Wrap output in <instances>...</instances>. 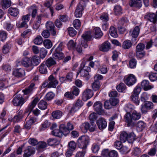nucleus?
Listing matches in <instances>:
<instances>
[{
    "label": "nucleus",
    "instance_id": "1",
    "mask_svg": "<svg viewBox=\"0 0 157 157\" xmlns=\"http://www.w3.org/2000/svg\"><path fill=\"white\" fill-rule=\"evenodd\" d=\"M141 117V114L136 111L133 112L132 114L126 113L124 116L125 121L127 123L128 126L134 125V121L138 120Z\"/></svg>",
    "mask_w": 157,
    "mask_h": 157
},
{
    "label": "nucleus",
    "instance_id": "2",
    "mask_svg": "<svg viewBox=\"0 0 157 157\" xmlns=\"http://www.w3.org/2000/svg\"><path fill=\"white\" fill-rule=\"evenodd\" d=\"M120 140L124 143L127 141L128 143H132L135 139V135L133 132L128 133L125 132H121L120 135Z\"/></svg>",
    "mask_w": 157,
    "mask_h": 157
},
{
    "label": "nucleus",
    "instance_id": "3",
    "mask_svg": "<svg viewBox=\"0 0 157 157\" xmlns=\"http://www.w3.org/2000/svg\"><path fill=\"white\" fill-rule=\"evenodd\" d=\"M96 125L94 122L91 121L90 124L87 122L83 123L81 126V129L84 133L86 132L87 130L90 132H93L95 130Z\"/></svg>",
    "mask_w": 157,
    "mask_h": 157
},
{
    "label": "nucleus",
    "instance_id": "4",
    "mask_svg": "<svg viewBox=\"0 0 157 157\" xmlns=\"http://www.w3.org/2000/svg\"><path fill=\"white\" fill-rule=\"evenodd\" d=\"M77 142L79 147L83 150H85L89 142L88 138L87 136H82L79 137Z\"/></svg>",
    "mask_w": 157,
    "mask_h": 157
},
{
    "label": "nucleus",
    "instance_id": "5",
    "mask_svg": "<svg viewBox=\"0 0 157 157\" xmlns=\"http://www.w3.org/2000/svg\"><path fill=\"white\" fill-rule=\"evenodd\" d=\"M82 39L81 43L82 46L86 48L87 47V42L91 40V36L90 32H87L82 35Z\"/></svg>",
    "mask_w": 157,
    "mask_h": 157
},
{
    "label": "nucleus",
    "instance_id": "6",
    "mask_svg": "<svg viewBox=\"0 0 157 157\" xmlns=\"http://www.w3.org/2000/svg\"><path fill=\"white\" fill-rule=\"evenodd\" d=\"M124 82L128 86H131L135 84L136 82V78L133 74H130L128 76L125 77Z\"/></svg>",
    "mask_w": 157,
    "mask_h": 157
},
{
    "label": "nucleus",
    "instance_id": "7",
    "mask_svg": "<svg viewBox=\"0 0 157 157\" xmlns=\"http://www.w3.org/2000/svg\"><path fill=\"white\" fill-rule=\"evenodd\" d=\"M13 102L15 106L21 105L24 102V99L21 94H18L14 98Z\"/></svg>",
    "mask_w": 157,
    "mask_h": 157
},
{
    "label": "nucleus",
    "instance_id": "8",
    "mask_svg": "<svg viewBox=\"0 0 157 157\" xmlns=\"http://www.w3.org/2000/svg\"><path fill=\"white\" fill-rule=\"evenodd\" d=\"M45 26L47 30L49 31L52 35L53 36L56 35V31L55 29L54 25L52 21H48L46 23Z\"/></svg>",
    "mask_w": 157,
    "mask_h": 157
},
{
    "label": "nucleus",
    "instance_id": "9",
    "mask_svg": "<svg viewBox=\"0 0 157 157\" xmlns=\"http://www.w3.org/2000/svg\"><path fill=\"white\" fill-rule=\"evenodd\" d=\"M140 30L139 27L138 26H136L133 29L131 30L130 31V35L133 38V39H132V41H136V38L139 34Z\"/></svg>",
    "mask_w": 157,
    "mask_h": 157
},
{
    "label": "nucleus",
    "instance_id": "10",
    "mask_svg": "<svg viewBox=\"0 0 157 157\" xmlns=\"http://www.w3.org/2000/svg\"><path fill=\"white\" fill-rule=\"evenodd\" d=\"M93 93L92 90L89 89L85 90L83 92L82 94V99L86 101L90 98L93 96Z\"/></svg>",
    "mask_w": 157,
    "mask_h": 157
},
{
    "label": "nucleus",
    "instance_id": "11",
    "mask_svg": "<svg viewBox=\"0 0 157 157\" xmlns=\"http://www.w3.org/2000/svg\"><path fill=\"white\" fill-rule=\"evenodd\" d=\"M94 109L97 113L101 115L103 112L102 109V104L100 101L96 102L94 105Z\"/></svg>",
    "mask_w": 157,
    "mask_h": 157
},
{
    "label": "nucleus",
    "instance_id": "12",
    "mask_svg": "<svg viewBox=\"0 0 157 157\" xmlns=\"http://www.w3.org/2000/svg\"><path fill=\"white\" fill-rule=\"evenodd\" d=\"M48 79L49 81L48 83V88H55L58 83L56 78L53 76L51 75L48 77Z\"/></svg>",
    "mask_w": 157,
    "mask_h": 157
},
{
    "label": "nucleus",
    "instance_id": "13",
    "mask_svg": "<svg viewBox=\"0 0 157 157\" xmlns=\"http://www.w3.org/2000/svg\"><path fill=\"white\" fill-rule=\"evenodd\" d=\"M97 124L100 130L105 128L107 126V122L104 118L100 117L96 121Z\"/></svg>",
    "mask_w": 157,
    "mask_h": 157
},
{
    "label": "nucleus",
    "instance_id": "14",
    "mask_svg": "<svg viewBox=\"0 0 157 157\" xmlns=\"http://www.w3.org/2000/svg\"><path fill=\"white\" fill-rule=\"evenodd\" d=\"M60 127L61 130H63L65 132V134H67L69 133L70 131L72 130L74 128L73 125L70 122L67 123V127L64 124H61Z\"/></svg>",
    "mask_w": 157,
    "mask_h": 157
},
{
    "label": "nucleus",
    "instance_id": "15",
    "mask_svg": "<svg viewBox=\"0 0 157 157\" xmlns=\"http://www.w3.org/2000/svg\"><path fill=\"white\" fill-rule=\"evenodd\" d=\"M35 150L34 147L31 146H28L25 151L23 155L24 157H31L32 155L35 153Z\"/></svg>",
    "mask_w": 157,
    "mask_h": 157
},
{
    "label": "nucleus",
    "instance_id": "16",
    "mask_svg": "<svg viewBox=\"0 0 157 157\" xmlns=\"http://www.w3.org/2000/svg\"><path fill=\"white\" fill-rule=\"evenodd\" d=\"M83 10L82 5L80 3L78 5L74 13L75 17L77 18H79L81 17L82 16V11Z\"/></svg>",
    "mask_w": 157,
    "mask_h": 157
},
{
    "label": "nucleus",
    "instance_id": "17",
    "mask_svg": "<svg viewBox=\"0 0 157 157\" xmlns=\"http://www.w3.org/2000/svg\"><path fill=\"white\" fill-rule=\"evenodd\" d=\"M21 64L25 67H30L32 69L33 68L32 63L30 59L27 57L23 59L21 61Z\"/></svg>",
    "mask_w": 157,
    "mask_h": 157
},
{
    "label": "nucleus",
    "instance_id": "18",
    "mask_svg": "<svg viewBox=\"0 0 157 157\" xmlns=\"http://www.w3.org/2000/svg\"><path fill=\"white\" fill-rule=\"evenodd\" d=\"M59 129H54L52 131V134L56 136L60 137H62L63 135H66L65 132L63 131V130H61L60 127V125L59 127Z\"/></svg>",
    "mask_w": 157,
    "mask_h": 157
},
{
    "label": "nucleus",
    "instance_id": "19",
    "mask_svg": "<svg viewBox=\"0 0 157 157\" xmlns=\"http://www.w3.org/2000/svg\"><path fill=\"white\" fill-rule=\"evenodd\" d=\"M13 74L16 77H22L25 75V72L23 69L19 68L14 70Z\"/></svg>",
    "mask_w": 157,
    "mask_h": 157
},
{
    "label": "nucleus",
    "instance_id": "20",
    "mask_svg": "<svg viewBox=\"0 0 157 157\" xmlns=\"http://www.w3.org/2000/svg\"><path fill=\"white\" fill-rule=\"evenodd\" d=\"M144 18L154 23H155L156 21V15L154 13H147L144 16Z\"/></svg>",
    "mask_w": 157,
    "mask_h": 157
},
{
    "label": "nucleus",
    "instance_id": "21",
    "mask_svg": "<svg viewBox=\"0 0 157 157\" xmlns=\"http://www.w3.org/2000/svg\"><path fill=\"white\" fill-rule=\"evenodd\" d=\"M110 48V44L109 42L107 41L102 44L100 48V49L102 51L106 52L109 51Z\"/></svg>",
    "mask_w": 157,
    "mask_h": 157
},
{
    "label": "nucleus",
    "instance_id": "22",
    "mask_svg": "<svg viewBox=\"0 0 157 157\" xmlns=\"http://www.w3.org/2000/svg\"><path fill=\"white\" fill-rule=\"evenodd\" d=\"M148 81L146 80H144L141 83L142 87L145 90H147L153 87L152 86L150 85Z\"/></svg>",
    "mask_w": 157,
    "mask_h": 157
},
{
    "label": "nucleus",
    "instance_id": "23",
    "mask_svg": "<svg viewBox=\"0 0 157 157\" xmlns=\"http://www.w3.org/2000/svg\"><path fill=\"white\" fill-rule=\"evenodd\" d=\"M131 6L140 8L142 6L141 0H131L130 2Z\"/></svg>",
    "mask_w": 157,
    "mask_h": 157
},
{
    "label": "nucleus",
    "instance_id": "24",
    "mask_svg": "<svg viewBox=\"0 0 157 157\" xmlns=\"http://www.w3.org/2000/svg\"><path fill=\"white\" fill-rule=\"evenodd\" d=\"M36 121V119L34 117H31L29 120L27 121L25 125V128L29 129L31 128V125Z\"/></svg>",
    "mask_w": 157,
    "mask_h": 157
},
{
    "label": "nucleus",
    "instance_id": "25",
    "mask_svg": "<svg viewBox=\"0 0 157 157\" xmlns=\"http://www.w3.org/2000/svg\"><path fill=\"white\" fill-rule=\"evenodd\" d=\"M19 12L18 10L16 8L10 7L8 10V13L12 16L14 17L17 16Z\"/></svg>",
    "mask_w": 157,
    "mask_h": 157
},
{
    "label": "nucleus",
    "instance_id": "26",
    "mask_svg": "<svg viewBox=\"0 0 157 157\" xmlns=\"http://www.w3.org/2000/svg\"><path fill=\"white\" fill-rule=\"evenodd\" d=\"M47 66L44 63L41 64L39 67V70L42 74H46L47 73Z\"/></svg>",
    "mask_w": 157,
    "mask_h": 157
},
{
    "label": "nucleus",
    "instance_id": "27",
    "mask_svg": "<svg viewBox=\"0 0 157 157\" xmlns=\"http://www.w3.org/2000/svg\"><path fill=\"white\" fill-rule=\"evenodd\" d=\"M122 11L121 7L119 5H117L114 8V13L115 15H121L122 13Z\"/></svg>",
    "mask_w": 157,
    "mask_h": 157
},
{
    "label": "nucleus",
    "instance_id": "28",
    "mask_svg": "<svg viewBox=\"0 0 157 157\" xmlns=\"http://www.w3.org/2000/svg\"><path fill=\"white\" fill-rule=\"evenodd\" d=\"M132 45V43L129 40H126L124 41L122 44V47L124 49H128Z\"/></svg>",
    "mask_w": 157,
    "mask_h": 157
},
{
    "label": "nucleus",
    "instance_id": "29",
    "mask_svg": "<svg viewBox=\"0 0 157 157\" xmlns=\"http://www.w3.org/2000/svg\"><path fill=\"white\" fill-rule=\"evenodd\" d=\"M11 5L10 0H2V9H6Z\"/></svg>",
    "mask_w": 157,
    "mask_h": 157
},
{
    "label": "nucleus",
    "instance_id": "30",
    "mask_svg": "<svg viewBox=\"0 0 157 157\" xmlns=\"http://www.w3.org/2000/svg\"><path fill=\"white\" fill-rule=\"evenodd\" d=\"M145 126L146 124L142 121H139L136 125V129L139 131H142Z\"/></svg>",
    "mask_w": 157,
    "mask_h": 157
},
{
    "label": "nucleus",
    "instance_id": "31",
    "mask_svg": "<svg viewBox=\"0 0 157 157\" xmlns=\"http://www.w3.org/2000/svg\"><path fill=\"white\" fill-rule=\"evenodd\" d=\"M35 84L33 83L31 84L30 85L25 89L23 90L22 92L25 94H27L30 93L33 90Z\"/></svg>",
    "mask_w": 157,
    "mask_h": 157
},
{
    "label": "nucleus",
    "instance_id": "32",
    "mask_svg": "<svg viewBox=\"0 0 157 157\" xmlns=\"http://www.w3.org/2000/svg\"><path fill=\"white\" fill-rule=\"evenodd\" d=\"M31 61L32 63V66L33 65H37L40 62V57L36 56H33L32 58Z\"/></svg>",
    "mask_w": 157,
    "mask_h": 157
},
{
    "label": "nucleus",
    "instance_id": "33",
    "mask_svg": "<svg viewBox=\"0 0 157 157\" xmlns=\"http://www.w3.org/2000/svg\"><path fill=\"white\" fill-rule=\"evenodd\" d=\"M62 112L60 110L53 111L52 114V116L55 119H59L62 115Z\"/></svg>",
    "mask_w": 157,
    "mask_h": 157
},
{
    "label": "nucleus",
    "instance_id": "34",
    "mask_svg": "<svg viewBox=\"0 0 157 157\" xmlns=\"http://www.w3.org/2000/svg\"><path fill=\"white\" fill-rule=\"evenodd\" d=\"M95 36L96 38L100 37L103 35V33L100 28L98 27L95 28L94 29Z\"/></svg>",
    "mask_w": 157,
    "mask_h": 157
},
{
    "label": "nucleus",
    "instance_id": "35",
    "mask_svg": "<svg viewBox=\"0 0 157 157\" xmlns=\"http://www.w3.org/2000/svg\"><path fill=\"white\" fill-rule=\"evenodd\" d=\"M47 142L49 145L53 146L58 144L59 142L56 139L54 138H50L48 140Z\"/></svg>",
    "mask_w": 157,
    "mask_h": 157
},
{
    "label": "nucleus",
    "instance_id": "36",
    "mask_svg": "<svg viewBox=\"0 0 157 157\" xmlns=\"http://www.w3.org/2000/svg\"><path fill=\"white\" fill-rule=\"evenodd\" d=\"M45 63L47 67H48L56 64V63L53 59L50 58L46 60Z\"/></svg>",
    "mask_w": 157,
    "mask_h": 157
},
{
    "label": "nucleus",
    "instance_id": "37",
    "mask_svg": "<svg viewBox=\"0 0 157 157\" xmlns=\"http://www.w3.org/2000/svg\"><path fill=\"white\" fill-rule=\"evenodd\" d=\"M38 106L39 108L40 109L44 110L47 108V103L46 101L43 100H41L39 103Z\"/></svg>",
    "mask_w": 157,
    "mask_h": 157
},
{
    "label": "nucleus",
    "instance_id": "38",
    "mask_svg": "<svg viewBox=\"0 0 157 157\" xmlns=\"http://www.w3.org/2000/svg\"><path fill=\"white\" fill-rule=\"evenodd\" d=\"M53 57L56 59L60 60L63 58L64 55L61 52H55L53 55Z\"/></svg>",
    "mask_w": 157,
    "mask_h": 157
},
{
    "label": "nucleus",
    "instance_id": "39",
    "mask_svg": "<svg viewBox=\"0 0 157 157\" xmlns=\"http://www.w3.org/2000/svg\"><path fill=\"white\" fill-rule=\"evenodd\" d=\"M134 109V106L133 105L129 103L126 104L124 107V109L127 112V113H130V112H131Z\"/></svg>",
    "mask_w": 157,
    "mask_h": 157
},
{
    "label": "nucleus",
    "instance_id": "40",
    "mask_svg": "<svg viewBox=\"0 0 157 157\" xmlns=\"http://www.w3.org/2000/svg\"><path fill=\"white\" fill-rule=\"evenodd\" d=\"M39 100V98L37 97H36L34 99L32 102V104L29 107V111L31 112L33 110Z\"/></svg>",
    "mask_w": 157,
    "mask_h": 157
},
{
    "label": "nucleus",
    "instance_id": "41",
    "mask_svg": "<svg viewBox=\"0 0 157 157\" xmlns=\"http://www.w3.org/2000/svg\"><path fill=\"white\" fill-rule=\"evenodd\" d=\"M130 98L131 100L136 105H138L139 104L140 100L138 96L134 95L133 94H132Z\"/></svg>",
    "mask_w": 157,
    "mask_h": 157
},
{
    "label": "nucleus",
    "instance_id": "42",
    "mask_svg": "<svg viewBox=\"0 0 157 157\" xmlns=\"http://www.w3.org/2000/svg\"><path fill=\"white\" fill-rule=\"evenodd\" d=\"M38 146L36 147V148L39 151H40L41 149L45 148L47 146L46 143L43 141L38 143Z\"/></svg>",
    "mask_w": 157,
    "mask_h": 157
},
{
    "label": "nucleus",
    "instance_id": "43",
    "mask_svg": "<svg viewBox=\"0 0 157 157\" xmlns=\"http://www.w3.org/2000/svg\"><path fill=\"white\" fill-rule=\"evenodd\" d=\"M126 86L123 83H120L116 87L118 91L120 92H121L124 91L126 89Z\"/></svg>",
    "mask_w": 157,
    "mask_h": 157
},
{
    "label": "nucleus",
    "instance_id": "44",
    "mask_svg": "<svg viewBox=\"0 0 157 157\" xmlns=\"http://www.w3.org/2000/svg\"><path fill=\"white\" fill-rule=\"evenodd\" d=\"M109 33L112 36L116 37L117 36V33L116 28L114 27H111L109 29Z\"/></svg>",
    "mask_w": 157,
    "mask_h": 157
},
{
    "label": "nucleus",
    "instance_id": "45",
    "mask_svg": "<svg viewBox=\"0 0 157 157\" xmlns=\"http://www.w3.org/2000/svg\"><path fill=\"white\" fill-rule=\"evenodd\" d=\"M146 75L149 77L151 81H154L157 79V74L155 73H152L150 74L147 73Z\"/></svg>",
    "mask_w": 157,
    "mask_h": 157
},
{
    "label": "nucleus",
    "instance_id": "46",
    "mask_svg": "<svg viewBox=\"0 0 157 157\" xmlns=\"http://www.w3.org/2000/svg\"><path fill=\"white\" fill-rule=\"evenodd\" d=\"M145 45L142 43L138 44L136 47V52H143L145 48Z\"/></svg>",
    "mask_w": 157,
    "mask_h": 157
},
{
    "label": "nucleus",
    "instance_id": "47",
    "mask_svg": "<svg viewBox=\"0 0 157 157\" xmlns=\"http://www.w3.org/2000/svg\"><path fill=\"white\" fill-rule=\"evenodd\" d=\"M43 44L45 47L48 49L50 48L52 45V42L50 40L48 39L44 40Z\"/></svg>",
    "mask_w": 157,
    "mask_h": 157
},
{
    "label": "nucleus",
    "instance_id": "48",
    "mask_svg": "<svg viewBox=\"0 0 157 157\" xmlns=\"http://www.w3.org/2000/svg\"><path fill=\"white\" fill-rule=\"evenodd\" d=\"M68 149L71 151H74L76 148V145L74 141H70L68 144Z\"/></svg>",
    "mask_w": 157,
    "mask_h": 157
},
{
    "label": "nucleus",
    "instance_id": "49",
    "mask_svg": "<svg viewBox=\"0 0 157 157\" xmlns=\"http://www.w3.org/2000/svg\"><path fill=\"white\" fill-rule=\"evenodd\" d=\"M42 42V37L40 36H37L34 40V43L37 45L40 44Z\"/></svg>",
    "mask_w": 157,
    "mask_h": 157
},
{
    "label": "nucleus",
    "instance_id": "50",
    "mask_svg": "<svg viewBox=\"0 0 157 157\" xmlns=\"http://www.w3.org/2000/svg\"><path fill=\"white\" fill-rule=\"evenodd\" d=\"M52 4V2L47 1L44 3V5L45 6L49 8V10L51 13V14L52 15L53 13V8L51 6Z\"/></svg>",
    "mask_w": 157,
    "mask_h": 157
},
{
    "label": "nucleus",
    "instance_id": "51",
    "mask_svg": "<svg viewBox=\"0 0 157 157\" xmlns=\"http://www.w3.org/2000/svg\"><path fill=\"white\" fill-rule=\"evenodd\" d=\"M100 18L103 21L105 22H106L109 19L107 13H106L102 14L100 16Z\"/></svg>",
    "mask_w": 157,
    "mask_h": 157
},
{
    "label": "nucleus",
    "instance_id": "52",
    "mask_svg": "<svg viewBox=\"0 0 157 157\" xmlns=\"http://www.w3.org/2000/svg\"><path fill=\"white\" fill-rule=\"evenodd\" d=\"M73 25L76 29H78L81 25V23L80 20L78 19H76L74 20L73 22Z\"/></svg>",
    "mask_w": 157,
    "mask_h": 157
},
{
    "label": "nucleus",
    "instance_id": "53",
    "mask_svg": "<svg viewBox=\"0 0 157 157\" xmlns=\"http://www.w3.org/2000/svg\"><path fill=\"white\" fill-rule=\"evenodd\" d=\"M68 34L70 36H74L77 33L76 31L73 27H69L68 28Z\"/></svg>",
    "mask_w": 157,
    "mask_h": 157
},
{
    "label": "nucleus",
    "instance_id": "54",
    "mask_svg": "<svg viewBox=\"0 0 157 157\" xmlns=\"http://www.w3.org/2000/svg\"><path fill=\"white\" fill-rule=\"evenodd\" d=\"M47 52L46 49L44 48H41L40 51V57L41 58L44 59L47 54Z\"/></svg>",
    "mask_w": 157,
    "mask_h": 157
},
{
    "label": "nucleus",
    "instance_id": "55",
    "mask_svg": "<svg viewBox=\"0 0 157 157\" xmlns=\"http://www.w3.org/2000/svg\"><path fill=\"white\" fill-rule=\"evenodd\" d=\"M77 74H80V75L82 77H86L89 75V72L87 70L81 69L77 73Z\"/></svg>",
    "mask_w": 157,
    "mask_h": 157
},
{
    "label": "nucleus",
    "instance_id": "56",
    "mask_svg": "<svg viewBox=\"0 0 157 157\" xmlns=\"http://www.w3.org/2000/svg\"><path fill=\"white\" fill-rule=\"evenodd\" d=\"M92 87L94 90H98L100 87L99 82L98 80L95 81L93 83Z\"/></svg>",
    "mask_w": 157,
    "mask_h": 157
},
{
    "label": "nucleus",
    "instance_id": "57",
    "mask_svg": "<svg viewBox=\"0 0 157 157\" xmlns=\"http://www.w3.org/2000/svg\"><path fill=\"white\" fill-rule=\"evenodd\" d=\"M75 45L76 43L72 40H70L67 44V47L69 50L74 49Z\"/></svg>",
    "mask_w": 157,
    "mask_h": 157
},
{
    "label": "nucleus",
    "instance_id": "58",
    "mask_svg": "<svg viewBox=\"0 0 157 157\" xmlns=\"http://www.w3.org/2000/svg\"><path fill=\"white\" fill-rule=\"evenodd\" d=\"M136 56L139 59H141L144 57L145 55V52H136Z\"/></svg>",
    "mask_w": 157,
    "mask_h": 157
},
{
    "label": "nucleus",
    "instance_id": "59",
    "mask_svg": "<svg viewBox=\"0 0 157 157\" xmlns=\"http://www.w3.org/2000/svg\"><path fill=\"white\" fill-rule=\"evenodd\" d=\"M144 105L145 108L148 109H150L153 107V104L151 102L149 101H146Z\"/></svg>",
    "mask_w": 157,
    "mask_h": 157
},
{
    "label": "nucleus",
    "instance_id": "60",
    "mask_svg": "<svg viewBox=\"0 0 157 157\" xmlns=\"http://www.w3.org/2000/svg\"><path fill=\"white\" fill-rule=\"evenodd\" d=\"M8 83V81L6 78H3L1 79L0 82V90L4 88V86ZM6 86H5L4 88H6Z\"/></svg>",
    "mask_w": 157,
    "mask_h": 157
},
{
    "label": "nucleus",
    "instance_id": "61",
    "mask_svg": "<svg viewBox=\"0 0 157 157\" xmlns=\"http://www.w3.org/2000/svg\"><path fill=\"white\" fill-rule=\"evenodd\" d=\"M55 96L54 94L52 92L48 93L46 95L45 98L46 100L49 101L52 99Z\"/></svg>",
    "mask_w": 157,
    "mask_h": 157
},
{
    "label": "nucleus",
    "instance_id": "62",
    "mask_svg": "<svg viewBox=\"0 0 157 157\" xmlns=\"http://www.w3.org/2000/svg\"><path fill=\"white\" fill-rule=\"evenodd\" d=\"M141 88L139 86H136L133 90L132 94H133L134 95L138 96L140 92L141 91Z\"/></svg>",
    "mask_w": 157,
    "mask_h": 157
},
{
    "label": "nucleus",
    "instance_id": "63",
    "mask_svg": "<svg viewBox=\"0 0 157 157\" xmlns=\"http://www.w3.org/2000/svg\"><path fill=\"white\" fill-rule=\"evenodd\" d=\"M6 38V34L5 31H0V40L3 41Z\"/></svg>",
    "mask_w": 157,
    "mask_h": 157
},
{
    "label": "nucleus",
    "instance_id": "64",
    "mask_svg": "<svg viewBox=\"0 0 157 157\" xmlns=\"http://www.w3.org/2000/svg\"><path fill=\"white\" fill-rule=\"evenodd\" d=\"M136 59H133L129 62V66L131 68H133L136 67Z\"/></svg>",
    "mask_w": 157,
    "mask_h": 157
}]
</instances>
